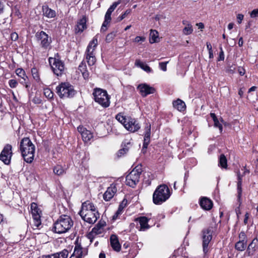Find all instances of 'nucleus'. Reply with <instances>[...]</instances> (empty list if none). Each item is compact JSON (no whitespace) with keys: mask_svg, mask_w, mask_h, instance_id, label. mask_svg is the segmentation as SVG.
<instances>
[{"mask_svg":"<svg viewBox=\"0 0 258 258\" xmlns=\"http://www.w3.org/2000/svg\"><path fill=\"white\" fill-rule=\"evenodd\" d=\"M13 155L12 146L11 144H7L4 146L0 154V160L5 165H10Z\"/></svg>","mask_w":258,"mask_h":258,"instance_id":"ddd939ff","label":"nucleus"},{"mask_svg":"<svg viewBox=\"0 0 258 258\" xmlns=\"http://www.w3.org/2000/svg\"><path fill=\"white\" fill-rule=\"evenodd\" d=\"M92 95L95 102L102 107L107 108L109 106L110 97L108 94L106 90L96 88L94 89Z\"/></svg>","mask_w":258,"mask_h":258,"instance_id":"9d476101","label":"nucleus"},{"mask_svg":"<svg viewBox=\"0 0 258 258\" xmlns=\"http://www.w3.org/2000/svg\"><path fill=\"white\" fill-rule=\"evenodd\" d=\"M104 225L101 224L100 222L97 223L91 230L92 233L95 235H99L103 232V228Z\"/></svg>","mask_w":258,"mask_h":258,"instance_id":"4c0bfd02","label":"nucleus"},{"mask_svg":"<svg viewBox=\"0 0 258 258\" xmlns=\"http://www.w3.org/2000/svg\"><path fill=\"white\" fill-rule=\"evenodd\" d=\"M243 44V38L242 37H241L239 38V39L238 40V44L239 47H241V46H242Z\"/></svg>","mask_w":258,"mask_h":258,"instance_id":"774afa93","label":"nucleus"},{"mask_svg":"<svg viewBox=\"0 0 258 258\" xmlns=\"http://www.w3.org/2000/svg\"><path fill=\"white\" fill-rule=\"evenodd\" d=\"M111 20H107L106 17H105L104 21L101 26V30H103V27H107V25L110 23Z\"/></svg>","mask_w":258,"mask_h":258,"instance_id":"864d4df0","label":"nucleus"},{"mask_svg":"<svg viewBox=\"0 0 258 258\" xmlns=\"http://www.w3.org/2000/svg\"><path fill=\"white\" fill-rule=\"evenodd\" d=\"M115 119L121 123L124 128L131 133L138 131L141 126L138 120L130 115H125L124 112H119L115 117Z\"/></svg>","mask_w":258,"mask_h":258,"instance_id":"39448f33","label":"nucleus"},{"mask_svg":"<svg viewBox=\"0 0 258 258\" xmlns=\"http://www.w3.org/2000/svg\"><path fill=\"white\" fill-rule=\"evenodd\" d=\"M217 229L216 224H211L209 227L203 229L201 231L202 244L204 254L206 255L211 250L212 243L211 242L213 235Z\"/></svg>","mask_w":258,"mask_h":258,"instance_id":"7ed1b4c3","label":"nucleus"},{"mask_svg":"<svg viewBox=\"0 0 258 258\" xmlns=\"http://www.w3.org/2000/svg\"><path fill=\"white\" fill-rule=\"evenodd\" d=\"M98 45V35L90 41L85 52V58L89 66H93L96 62L95 49Z\"/></svg>","mask_w":258,"mask_h":258,"instance_id":"1a4fd4ad","label":"nucleus"},{"mask_svg":"<svg viewBox=\"0 0 258 258\" xmlns=\"http://www.w3.org/2000/svg\"><path fill=\"white\" fill-rule=\"evenodd\" d=\"M199 205L203 209L206 211L210 210L213 206L212 201L206 197H201L200 198Z\"/></svg>","mask_w":258,"mask_h":258,"instance_id":"b1692460","label":"nucleus"},{"mask_svg":"<svg viewBox=\"0 0 258 258\" xmlns=\"http://www.w3.org/2000/svg\"><path fill=\"white\" fill-rule=\"evenodd\" d=\"M206 46H207V48L208 51H212L213 50L212 46V45L210 43V42H207V43H206Z\"/></svg>","mask_w":258,"mask_h":258,"instance_id":"0e129e2a","label":"nucleus"},{"mask_svg":"<svg viewBox=\"0 0 258 258\" xmlns=\"http://www.w3.org/2000/svg\"><path fill=\"white\" fill-rule=\"evenodd\" d=\"M42 100L40 97L35 96L32 99V102L35 104H40L42 103Z\"/></svg>","mask_w":258,"mask_h":258,"instance_id":"603ef678","label":"nucleus"},{"mask_svg":"<svg viewBox=\"0 0 258 258\" xmlns=\"http://www.w3.org/2000/svg\"><path fill=\"white\" fill-rule=\"evenodd\" d=\"M11 37L12 40L16 41L18 39V35L17 33H12L11 34Z\"/></svg>","mask_w":258,"mask_h":258,"instance_id":"bf43d9fd","label":"nucleus"},{"mask_svg":"<svg viewBox=\"0 0 258 258\" xmlns=\"http://www.w3.org/2000/svg\"><path fill=\"white\" fill-rule=\"evenodd\" d=\"M22 80L20 81V83L25 87L27 90H29L31 86V83L29 80V78L27 76L26 78H21Z\"/></svg>","mask_w":258,"mask_h":258,"instance_id":"a19ab883","label":"nucleus"},{"mask_svg":"<svg viewBox=\"0 0 258 258\" xmlns=\"http://www.w3.org/2000/svg\"><path fill=\"white\" fill-rule=\"evenodd\" d=\"M116 192L117 187L116 185L113 183L111 184L103 194V198L104 200L106 202L109 201L114 197Z\"/></svg>","mask_w":258,"mask_h":258,"instance_id":"412c9836","label":"nucleus"},{"mask_svg":"<svg viewBox=\"0 0 258 258\" xmlns=\"http://www.w3.org/2000/svg\"><path fill=\"white\" fill-rule=\"evenodd\" d=\"M35 38L40 47L44 50L51 48V37L43 30H39L35 34Z\"/></svg>","mask_w":258,"mask_h":258,"instance_id":"9b49d317","label":"nucleus"},{"mask_svg":"<svg viewBox=\"0 0 258 258\" xmlns=\"http://www.w3.org/2000/svg\"><path fill=\"white\" fill-rule=\"evenodd\" d=\"M135 221L136 222H138L140 224V227L138 228L139 231H145L149 229L153 225H155L156 221L153 224V225H150L149 223L151 221L153 222L154 218H148L145 216H140L135 219Z\"/></svg>","mask_w":258,"mask_h":258,"instance_id":"2eb2a0df","label":"nucleus"},{"mask_svg":"<svg viewBox=\"0 0 258 258\" xmlns=\"http://www.w3.org/2000/svg\"><path fill=\"white\" fill-rule=\"evenodd\" d=\"M239 241L235 243L234 248L238 251H244L247 247V235L244 231H242L238 235Z\"/></svg>","mask_w":258,"mask_h":258,"instance_id":"dca6fc26","label":"nucleus"},{"mask_svg":"<svg viewBox=\"0 0 258 258\" xmlns=\"http://www.w3.org/2000/svg\"><path fill=\"white\" fill-rule=\"evenodd\" d=\"M48 62L54 75L57 77H61L64 74V62L61 60L60 54L58 53H55L54 57H49Z\"/></svg>","mask_w":258,"mask_h":258,"instance_id":"0eeeda50","label":"nucleus"},{"mask_svg":"<svg viewBox=\"0 0 258 258\" xmlns=\"http://www.w3.org/2000/svg\"><path fill=\"white\" fill-rule=\"evenodd\" d=\"M237 201L238 203H239V206H241L242 204V176L240 172H238L237 174Z\"/></svg>","mask_w":258,"mask_h":258,"instance_id":"4be33fe9","label":"nucleus"},{"mask_svg":"<svg viewBox=\"0 0 258 258\" xmlns=\"http://www.w3.org/2000/svg\"><path fill=\"white\" fill-rule=\"evenodd\" d=\"M151 128V124L149 122H146L144 127L145 132L143 144L144 149H147L150 143Z\"/></svg>","mask_w":258,"mask_h":258,"instance_id":"aec40b11","label":"nucleus"},{"mask_svg":"<svg viewBox=\"0 0 258 258\" xmlns=\"http://www.w3.org/2000/svg\"><path fill=\"white\" fill-rule=\"evenodd\" d=\"M241 206H238L236 209H235V212L236 213L237 217L239 216V215L241 214V211H240V207Z\"/></svg>","mask_w":258,"mask_h":258,"instance_id":"69168bd1","label":"nucleus"},{"mask_svg":"<svg viewBox=\"0 0 258 258\" xmlns=\"http://www.w3.org/2000/svg\"><path fill=\"white\" fill-rule=\"evenodd\" d=\"M78 70L81 72L83 78L88 80L90 78V73L87 70L86 62L83 60L79 66Z\"/></svg>","mask_w":258,"mask_h":258,"instance_id":"c85d7f7f","label":"nucleus"},{"mask_svg":"<svg viewBox=\"0 0 258 258\" xmlns=\"http://www.w3.org/2000/svg\"><path fill=\"white\" fill-rule=\"evenodd\" d=\"M132 139H125L122 142L121 149H119L116 153V156L118 158L121 157L127 154L130 149L132 148L133 145Z\"/></svg>","mask_w":258,"mask_h":258,"instance_id":"f3484780","label":"nucleus"},{"mask_svg":"<svg viewBox=\"0 0 258 258\" xmlns=\"http://www.w3.org/2000/svg\"><path fill=\"white\" fill-rule=\"evenodd\" d=\"M168 61L160 62L159 63L160 69L164 72L167 71V64Z\"/></svg>","mask_w":258,"mask_h":258,"instance_id":"8fccbe9b","label":"nucleus"},{"mask_svg":"<svg viewBox=\"0 0 258 258\" xmlns=\"http://www.w3.org/2000/svg\"><path fill=\"white\" fill-rule=\"evenodd\" d=\"M127 204V200L124 198L120 203L118 209L112 217V220L115 221L117 219L120 215H121L124 209L126 207Z\"/></svg>","mask_w":258,"mask_h":258,"instance_id":"bb28decb","label":"nucleus"},{"mask_svg":"<svg viewBox=\"0 0 258 258\" xmlns=\"http://www.w3.org/2000/svg\"><path fill=\"white\" fill-rule=\"evenodd\" d=\"M120 3V1H119L118 2H114L112 4V5L110 6V7L107 10L106 12L105 17L106 18L107 20H111V15L112 12L115 9L117 6Z\"/></svg>","mask_w":258,"mask_h":258,"instance_id":"473e14b6","label":"nucleus"},{"mask_svg":"<svg viewBox=\"0 0 258 258\" xmlns=\"http://www.w3.org/2000/svg\"><path fill=\"white\" fill-rule=\"evenodd\" d=\"M147 176H144L143 183L148 186L151 184L152 181L154 179V175L150 173H147Z\"/></svg>","mask_w":258,"mask_h":258,"instance_id":"58836bf2","label":"nucleus"},{"mask_svg":"<svg viewBox=\"0 0 258 258\" xmlns=\"http://www.w3.org/2000/svg\"><path fill=\"white\" fill-rule=\"evenodd\" d=\"M153 35H152V39L153 41V42H155L156 41V38L157 36H156L154 33L155 32L156 34H158V32L156 30L152 31Z\"/></svg>","mask_w":258,"mask_h":258,"instance_id":"e2e57ef3","label":"nucleus"},{"mask_svg":"<svg viewBox=\"0 0 258 258\" xmlns=\"http://www.w3.org/2000/svg\"><path fill=\"white\" fill-rule=\"evenodd\" d=\"M220 50L219 56L217 58L218 61H223L225 58L224 52L222 47H220Z\"/></svg>","mask_w":258,"mask_h":258,"instance_id":"09e8293b","label":"nucleus"},{"mask_svg":"<svg viewBox=\"0 0 258 258\" xmlns=\"http://www.w3.org/2000/svg\"><path fill=\"white\" fill-rule=\"evenodd\" d=\"M218 165L222 168L226 169L227 168V159L223 154L220 155Z\"/></svg>","mask_w":258,"mask_h":258,"instance_id":"e433bc0d","label":"nucleus"},{"mask_svg":"<svg viewBox=\"0 0 258 258\" xmlns=\"http://www.w3.org/2000/svg\"><path fill=\"white\" fill-rule=\"evenodd\" d=\"M53 173L57 176H62L66 174V171L61 165L57 164L53 168Z\"/></svg>","mask_w":258,"mask_h":258,"instance_id":"c9c22d12","label":"nucleus"},{"mask_svg":"<svg viewBox=\"0 0 258 258\" xmlns=\"http://www.w3.org/2000/svg\"><path fill=\"white\" fill-rule=\"evenodd\" d=\"M31 210L33 218V229H39V227L41 225V211L38 207L37 204L34 202L31 204Z\"/></svg>","mask_w":258,"mask_h":258,"instance_id":"4468645a","label":"nucleus"},{"mask_svg":"<svg viewBox=\"0 0 258 258\" xmlns=\"http://www.w3.org/2000/svg\"><path fill=\"white\" fill-rule=\"evenodd\" d=\"M44 95L48 99H52L53 98L54 93L49 88L44 89Z\"/></svg>","mask_w":258,"mask_h":258,"instance_id":"37998d69","label":"nucleus"},{"mask_svg":"<svg viewBox=\"0 0 258 258\" xmlns=\"http://www.w3.org/2000/svg\"><path fill=\"white\" fill-rule=\"evenodd\" d=\"M117 35V31H112L109 33H108L105 38V42L106 43H110L116 36Z\"/></svg>","mask_w":258,"mask_h":258,"instance_id":"79ce46f5","label":"nucleus"},{"mask_svg":"<svg viewBox=\"0 0 258 258\" xmlns=\"http://www.w3.org/2000/svg\"><path fill=\"white\" fill-rule=\"evenodd\" d=\"M142 172L141 167L138 166L134 168L125 177V184L131 187L135 188L140 181L141 174Z\"/></svg>","mask_w":258,"mask_h":258,"instance_id":"f8f14e48","label":"nucleus"},{"mask_svg":"<svg viewBox=\"0 0 258 258\" xmlns=\"http://www.w3.org/2000/svg\"><path fill=\"white\" fill-rule=\"evenodd\" d=\"M132 12L131 9L126 10L124 13H123L121 15H120L118 18L117 20L118 21H121L123 19H124L127 15L130 14Z\"/></svg>","mask_w":258,"mask_h":258,"instance_id":"a18cd8bd","label":"nucleus"},{"mask_svg":"<svg viewBox=\"0 0 258 258\" xmlns=\"http://www.w3.org/2000/svg\"><path fill=\"white\" fill-rule=\"evenodd\" d=\"M244 16L241 14H239L237 15V20L238 24H240L243 19Z\"/></svg>","mask_w":258,"mask_h":258,"instance_id":"4d7b16f0","label":"nucleus"},{"mask_svg":"<svg viewBox=\"0 0 258 258\" xmlns=\"http://www.w3.org/2000/svg\"><path fill=\"white\" fill-rule=\"evenodd\" d=\"M43 258H59V255L54 253L51 255H44Z\"/></svg>","mask_w":258,"mask_h":258,"instance_id":"6e6d98bb","label":"nucleus"},{"mask_svg":"<svg viewBox=\"0 0 258 258\" xmlns=\"http://www.w3.org/2000/svg\"><path fill=\"white\" fill-rule=\"evenodd\" d=\"M183 25L186 26L183 29L182 33L185 35L191 34L193 32V28L192 25L189 22L185 20H183L182 22Z\"/></svg>","mask_w":258,"mask_h":258,"instance_id":"2f4dec72","label":"nucleus"},{"mask_svg":"<svg viewBox=\"0 0 258 258\" xmlns=\"http://www.w3.org/2000/svg\"><path fill=\"white\" fill-rule=\"evenodd\" d=\"M135 64L136 66L140 67L147 73H150L152 71V69L149 66L144 63L140 59H136Z\"/></svg>","mask_w":258,"mask_h":258,"instance_id":"f704fd0d","label":"nucleus"},{"mask_svg":"<svg viewBox=\"0 0 258 258\" xmlns=\"http://www.w3.org/2000/svg\"><path fill=\"white\" fill-rule=\"evenodd\" d=\"M24 160L31 163L34 157L35 146L28 137L23 138L20 141L19 147Z\"/></svg>","mask_w":258,"mask_h":258,"instance_id":"f03ea898","label":"nucleus"},{"mask_svg":"<svg viewBox=\"0 0 258 258\" xmlns=\"http://www.w3.org/2000/svg\"><path fill=\"white\" fill-rule=\"evenodd\" d=\"M59 255V258H67L69 254V251L67 249H64L59 252L55 253Z\"/></svg>","mask_w":258,"mask_h":258,"instance_id":"49530a36","label":"nucleus"},{"mask_svg":"<svg viewBox=\"0 0 258 258\" xmlns=\"http://www.w3.org/2000/svg\"><path fill=\"white\" fill-rule=\"evenodd\" d=\"M210 116L212 117V118L213 120V121L214 122V126L215 127H218L220 130H222V124L219 122L218 118L217 117L215 113H210Z\"/></svg>","mask_w":258,"mask_h":258,"instance_id":"ea45409f","label":"nucleus"},{"mask_svg":"<svg viewBox=\"0 0 258 258\" xmlns=\"http://www.w3.org/2000/svg\"><path fill=\"white\" fill-rule=\"evenodd\" d=\"M55 89L57 94L61 99L71 98L77 94L74 87L68 82H61Z\"/></svg>","mask_w":258,"mask_h":258,"instance_id":"6e6552de","label":"nucleus"},{"mask_svg":"<svg viewBox=\"0 0 258 258\" xmlns=\"http://www.w3.org/2000/svg\"><path fill=\"white\" fill-rule=\"evenodd\" d=\"M171 192L165 184L158 185L153 194V202L155 205H160L166 202L171 196Z\"/></svg>","mask_w":258,"mask_h":258,"instance_id":"423d86ee","label":"nucleus"},{"mask_svg":"<svg viewBox=\"0 0 258 258\" xmlns=\"http://www.w3.org/2000/svg\"><path fill=\"white\" fill-rule=\"evenodd\" d=\"M15 73L20 78H24V77L26 78V74L24 69L22 68H17L15 70Z\"/></svg>","mask_w":258,"mask_h":258,"instance_id":"c03bdc74","label":"nucleus"},{"mask_svg":"<svg viewBox=\"0 0 258 258\" xmlns=\"http://www.w3.org/2000/svg\"><path fill=\"white\" fill-rule=\"evenodd\" d=\"M251 17H256L258 16V8L252 10L250 13Z\"/></svg>","mask_w":258,"mask_h":258,"instance_id":"13d9d810","label":"nucleus"},{"mask_svg":"<svg viewBox=\"0 0 258 258\" xmlns=\"http://www.w3.org/2000/svg\"><path fill=\"white\" fill-rule=\"evenodd\" d=\"M109 239L110 244L112 249L116 252H119L121 250V246L117 236L115 234H111Z\"/></svg>","mask_w":258,"mask_h":258,"instance_id":"393cba45","label":"nucleus"},{"mask_svg":"<svg viewBox=\"0 0 258 258\" xmlns=\"http://www.w3.org/2000/svg\"><path fill=\"white\" fill-rule=\"evenodd\" d=\"M173 106L180 112H183L186 110V105L183 101L180 99L174 100L172 102Z\"/></svg>","mask_w":258,"mask_h":258,"instance_id":"c756f323","label":"nucleus"},{"mask_svg":"<svg viewBox=\"0 0 258 258\" xmlns=\"http://www.w3.org/2000/svg\"><path fill=\"white\" fill-rule=\"evenodd\" d=\"M42 11L43 15L47 18H53L56 16L55 11L49 8L47 5L42 6Z\"/></svg>","mask_w":258,"mask_h":258,"instance_id":"cd10ccee","label":"nucleus"},{"mask_svg":"<svg viewBox=\"0 0 258 258\" xmlns=\"http://www.w3.org/2000/svg\"><path fill=\"white\" fill-rule=\"evenodd\" d=\"M78 214L85 222L89 224L95 223L100 217L97 207L88 200L82 204L81 209Z\"/></svg>","mask_w":258,"mask_h":258,"instance_id":"f257e3e1","label":"nucleus"},{"mask_svg":"<svg viewBox=\"0 0 258 258\" xmlns=\"http://www.w3.org/2000/svg\"><path fill=\"white\" fill-rule=\"evenodd\" d=\"M145 38L142 36H137L135 39V42H139L140 41H144Z\"/></svg>","mask_w":258,"mask_h":258,"instance_id":"052dcab7","label":"nucleus"},{"mask_svg":"<svg viewBox=\"0 0 258 258\" xmlns=\"http://www.w3.org/2000/svg\"><path fill=\"white\" fill-rule=\"evenodd\" d=\"M258 249V239L255 237L248 244L246 250L248 256H252Z\"/></svg>","mask_w":258,"mask_h":258,"instance_id":"a878e982","label":"nucleus"},{"mask_svg":"<svg viewBox=\"0 0 258 258\" xmlns=\"http://www.w3.org/2000/svg\"><path fill=\"white\" fill-rule=\"evenodd\" d=\"M238 72L240 76H243L245 73V70L243 68H239Z\"/></svg>","mask_w":258,"mask_h":258,"instance_id":"680f3d73","label":"nucleus"},{"mask_svg":"<svg viewBox=\"0 0 258 258\" xmlns=\"http://www.w3.org/2000/svg\"><path fill=\"white\" fill-rule=\"evenodd\" d=\"M75 246L73 252L74 255L77 256V257L82 258L84 255L86 254H83V247L80 243L78 242V241H75Z\"/></svg>","mask_w":258,"mask_h":258,"instance_id":"7c9ffc66","label":"nucleus"},{"mask_svg":"<svg viewBox=\"0 0 258 258\" xmlns=\"http://www.w3.org/2000/svg\"><path fill=\"white\" fill-rule=\"evenodd\" d=\"M87 19L86 16H83L77 22V25L75 27V33L76 34L82 33L87 29Z\"/></svg>","mask_w":258,"mask_h":258,"instance_id":"5701e85b","label":"nucleus"},{"mask_svg":"<svg viewBox=\"0 0 258 258\" xmlns=\"http://www.w3.org/2000/svg\"><path fill=\"white\" fill-rule=\"evenodd\" d=\"M97 235H95L94 233H92L91 231L89 233H88L87 235V237L90 240V241L92 243L94 239L95 238Z\"/></svg>","mask_w":258,"mask_h":258,"instance_id":"3c124183","label":"nucleus"},{"mask_svg":"<svg viewBox=\"0 0 258 258\" xmlns=\"http://www.w3.org/2000/svg\"><path fill=\"white\" fill-rule=\"evenodd\" d=\"M244 94V91L243 90V88H241L238 90V95L240 96V97L241 98L243 97Z\"/></svg>","mask_w":258,"mask_h":258,"instance_id":"338daca9","label":"nucleus"},{"mask_svg":"<svg viewBox=\"0 0 258 258\" xmlns=\"http://www.w3.org/2000/svg\"><path fill=\"white\" fill-rule=\"evenodd\" d=\"M31 72L32 77L35 82L38 84L42 83L38 69L36 67H33L31 69Z\"/></svg>","mask_w":258,"mask_h":258,"instance_id":"72a5a7b5","label":"nucleus"},{"mask_svg":"<svg viewBox=\"0 0 258 258\" xmlns=\"http://www.w3.org/2000/svg\"><path fill=\"white\" fill-rule=\"evenodd\" d=\"M250 214L248 212H246L244 215V219L243 223L244 225H246L248 223V220L249 218Z\"/></svg>","mask_w":258,"mask_h":258,"instance_id":"5fc2aeb1","label":"nucleus"},{"mask_svg":"<svg viewBox=\"0 0 258 258\" xmlns=\"http://www.w3.org/2000/svg\"><path fill=\"white\" fill-rule=\"evenodd\" d=\"M78 131L81 134L83 141L88 143L93 138V134L91 131L87 130L83 125H80L77 127Z\"/></svg>","mask_w":258,"mask_h":258,"instance_id":"6ab92c4d","label":"nucleus"},{"mask_svg":"<svg viewBox=\"0 0 258 258\" xmlns=\"http://www.w3.org/2000/svg\"><path fill=\"white\" fill-rule=\"evenodd\" d=\"M74 225V221L71 216L61 215L55 221L52 227V231L57 234L68 232Z\"/></svg>","mask_w":258,"mask_h":258,"instance_id":"20e7f679","label":"nucleus"},{"mask_svg":"<svg viewBox=\"0 0 258 258\" xmlns=\"http://www.w3.org/2000/svg\"><path fill=\"white\" fill-rule=\"evenodd\" d=\"M137 89L139 91V93L143 97H145L148 95L155 93V89L146 83H142L139 84Z\"/></svg>","mask_w":258,"mask_h":258,"instance_id":"a211bd4d","label":"nucleus"},{"mask_svg":"<svg viewBox=\"0 0 258 258\" xmlns=\"http://www.w3.org/2000/svg\"><path fill=\"white\" fill-rule=\"evenodd\" d=\"M9 85L11 88H15L18 85V81L15 79H11L8 82Z\"/></svg>","mask_w":258,"mask_h":258,"instance_id":"de8ad7c7","label":"nucleus"}]
</instances>
